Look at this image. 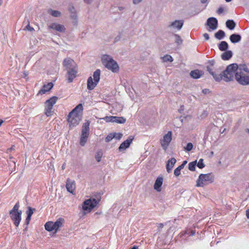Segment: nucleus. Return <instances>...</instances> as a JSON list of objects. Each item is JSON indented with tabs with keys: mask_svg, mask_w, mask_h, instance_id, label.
Segmentation results:
<instances>
[{
	"mask_svg": "<svg viewBox=\"0 0 249 249\" xmlns=\"http://www.w3.org/2000/svg\"><path fill=\"white\" fill-rule=\"evenodd\" d=\"M183 25V21L182 20H175L171 22L168 25V28L171 29L180 30Z\"/></svg>",
	"mask_w": 249,
	"mask_h": 249,
	"instance_id": "f8f14e48",
	"label": "nucleus"
},
{
	"mask_svg": "<svg viewBox=\"0 0 249 249\" xmlns=\"http://www.w3.org/2000/svg\"><path fill=\"white\" fill-rule=\"evenodd\" d=\"M64 219L62 218H59L55 222L49 221L45 224V229L49 231H55V232L61 227L64 223Z\"/></svg>",
	"mask_w": 249,
	"mask_h": 249,
	"instance_id": "423d86ee",
	"label": "nucleus"
},
{
	"mask_svg": "<svg viewBox=\"0 0 249 249\" xmlns=\"http://www.w3.org/2000/svg\"><path fill=\"white\" fill-rule=\"evenodd\" d=\"M19 203L17 202L10 211V217L16 227L18 226L21 219L22 211L19 210Z\"/></svg>",
	"mask_w": 249,
	"mask_h": 249,
	"instance_id": "20e7f679",
	"label": "nucleus"
},
{
	"mask_svg": "<svg viewBox=\"0 0 249 249\" xmlns=\"http://www.w3.org/2000/svg\"><path fill=\"white\" fill-rule=\"evenodd\" d=\"M210 90L207 89H205L202 90V92L205 94L209 93H210Z\"/></svg>",
	"mask_w": 249,
	"mask_h": 249,
	"instance_id": "864d4df0",
	"label": "nucleus"
},
{
	"mask_svg": "<svg viewBox=\"0 0 249 249\" xmlns=\"http://www.w3.org/2000/svg\"><path fill=\"white\" fill-rule=\"evenodd\" d=\"M244 72L249 73V69L245 64H240L238 65V69L236 72L244 73Z\"/></svg>",
	"mask_w": 249,
	"mask_h": 249,
	"instance_id": "b1692460",
	"label": "nucleus"
},
{
	"mask_svg": "<svg viewBox=\"0 0 249 249\" xmlns=\"http://www.w3.org/2000/svg\"><path fill=\"white\" fill-rule=\"evenodd\" d=\"M203 36L205 38V39L207 40L209 39V35L207 33H205L203 34Z\"/></svg>",
	"mask_w": 249,
	"mask_h": 249,
	"instance_id": "5fc2aeb1",
	"label": "nucleus"
},
{
	"mask_svg": "<svg viewBox=\"0 0 249 249\" xmlns=\"http://www.w3.org/2000/svg\"><path fill=\"white\" fill-rule=\"evenodd\" d=\"M102 152L101 151H99L97 153V155H96L95 158L98 162L100 161L102 157Z\"/></svg>",
	"mask_w": 249,
	"mask_h": 249,
	"instance_id": "a18cd8bd",
	"label": "nucleus"
},
{
	"mask_svg": "<svg viewBox=\"0 0 249 249\" xmlns=\"http://www.w3.org/2000/svg\"><path fill=\"white\" fill-rule=\"evenodd\" d=\"M66 189L68 192L72 194L73 195L75 194V188H66Z\"/></svg>",
	"mask_w": 249,
	"mask_h": 249,
	"instance_id": "09e8293b",
	"label": "nucleus"
},
{
	"mask_svg": "<svg viewBox=\"0 0 249 249\" xmlns=\"http://www.w3.org/2000/svg\"><path fill=\"white\" fill-rule=\"evenodd\" d=\"M208 0H201V2L202 3H206L207 2Z\"/></svg>",
	"mask_w": 249,
	"mask_h": 249,
	"instance_id": "69168bd1",
	"label": "nucleus"
},
{
	"mask_svg": "<svg viewBox=\"0 0 249 249\" xmlns=\"http://www.w3.org/2000/svg\"><path fill=\"white\" fill-rule=\"evenodd\" d=\"M57 100V97L53 96L46 101L45 114L47 116L49 117L51 116L53 107L56 103Z\"/></svg>",
	"mask_w": 249,
	"mask_h": 249,
	"instance_id": "0eeeda50",
	"label": "nucleus"
},
{
	"mask_svg": "<svg viewBox=\"0 0 249 249\" xmlns=\"http://www.w3.org/2000/svg\"><path fill=\"white\" fill-rule=\"evenodd\" d=\"M193 148V145L192 143L189 142L187 144L186 146L184 147L185 150L187 151H190Z\"/></svg>",
	"mask_w": 249,
	"mask_h": 249,
	"instance_id": "79ce46f5",
	"label": "nucleus"
},
{
	"mask_svg": "<svg viewBox=\"0 0 249 249\" xmlns=\"http://www.w3.org/2000/svg\"><path fill=\"white\" fill-rule=\"evenodd\" d=\"M48 28L61 33L64 32L66 29L63 25L57 23H50L48 25Z\"/></svg>",
	"mask_w": 249,
	"mask_h": 249,
	"instance_id": "4468645a",
	"label": "nucleus"
},
{
	"mask_svg": "<svg viewBox=\"0 0 249 249\" xmlns=\"http://www.w3.org/2000/svg\"><path fill=\"white\" fill-rule=\"evenodd\" d=\"M163 181L162 177L159 176L156 179L153 187H161Z\"/></svg>",
	"mask_w": 249,
	"mask_h": 249,
	"instance_id": "473e14b6",
	"label": "nucleus"
},
{
	"mask_svg": "<svg viewBox=\"0 0 249 249\" xmlns=\"http://www.w3.org/2000/svg\"><path fill=\"white\" fill-rule=\"evenodd\" d=\"M48 13L52 15L54 17H59L61 14L60 12L57 10H53L51 9H49L47 11Z\"/></svg>",
	"mask_w": 249,
	"mask_h": 249,
	"instance_id": "7c9ffc66",
	"label": "nucleus"
},
{
	"mask_svg": "<svg viewBox=\"0 0 249 249\" xmlns=\"http://www.w3.org/2000/svg\"><path fill=\"white\" fill-rule=\"evenodd\" d=\"M84 1L87 3H90L92 2V0H84Z\"/></svg>",
	"mask_w": 249,
	"mask_h": 249,
	"instance_id": "052dcab7",
	"label": "nucleus"
},
{
	"mask_svg": "<svg viewBox=\"0 0 249 249\" xmlns=\"http://www.w3.org/2000/svg\"><path fill=\"white\" fill-rule=\"evenodd\" d=\"M207 25L212 30H215L217 28L218 21L215 18H209L207 21Z\"/></svg>",
	"mask_w": 249,
	"mask_h": 249,
	"instance_id": "2eb2a0df",
	"label": "nucleus"
},
{
	"mask_svg": "<svg viewBox=\"0 0 249 249\" xmlns=\"http://www.w3.org/2000/svg\"><path fill=\"white\" fill-rule=\"evenodd\" d=\"M114 122L118 124H124L126 122V119L123 117L114 116Z\"/></svg>",
	"mask_w": 249,
	"mask_h": 249,
	"instance_id": "72a5a7b5",
	"label": "nucleus"
},
{
	"mask_svg": "<svg viewBox=\"0 0 249 249\" xmlns=\"http://www.w3.org/2000/svg\"><path fill=\"white\" fill-rule=\"evenodd\" d=\"M102 214V212H97L94 213V218L96 217V216L101 215Z\"/></svg>",
	"mask_w": 249,
	"mask_h": 249,
	"instance_id": "6e6d98bb",
	"label": "nucleus"
},
{
	"mask_svg": "<svg viewBox=\"0 0 249 249\" xmlns=\"http://www.w3.org/2000/svg\"><path fill=\"white\" fill-rule=\"evenodd\" d=\"M157 192H160L162 188H154Z\"/></svg>",
	"mask_w": 249,
	"mask_h": 249,
	"instance_id": "680f3d73",
	"label": "nucleus"
},
{
	"mask_svg": "<svg viewBox=\"0 0 249 249\" xmlns=\"http://www.w3.org/2000/svg\"><path fill=\"white\" fill-rule=\"evenodd\" d=\"M83 109V106L81 104L78 105L71 112V115H82V111Z\"/></svg>",
	"mask_w": 249,
	"mask_h": 249,
	"instance_id": "a211bd4d",
	"label": "nucleus"
},
{
	"mask_svg": "<svg viewBox=\"0 0 249 249\" xmlns=\"http://www.w3.org/2000/svg\"><path fill=\"white\" fill-rule=\"evenodd\" d=\"M228 47V44L225 41H221L218 45V48L221 51H226Z\"/></svg>",
	"mask_w": 249,
	"mask_h": 249,
	"instance_id": "c85d7f7f",
	"label": "nucleus"
},
{
	"mask_svg": "<svg viewBox=\"0 0 249 249\" xmlns=\"http://www.w3.org/2000/svg\"><path fill=\"white\" fill-rule=\"evenodd\" d=\"M196 165L200 169L204 168L205 167V164L203 163V160L202 159H199L198 163H196Z\"/></svg>",
	"mask_w": 249,
	"mask_h": 249,
	"instance_id": "a19ab883",
	"label": "nucleus"
},
{
	"mask_svg": "<svg viewBox=\"0 0 249 249\" xmlns=\"http://www.w3.org/2000/svg\"><path fill=\"white\" fill-rule=\"evenodd\" d=\"M174 36L175 37V43L178 45L181 44L182 42V40L181 39L180 36L178 34H175Z\"/></svg>",
	"mask_w": 249,
	"mask_h": 249,
	"instance_id": "e433bc0d",
	"label": "nucleus"
},
{
	"mask_svg": "<svg viewBox=\"0 0 249 249\" xmlns=\"http://www.w3.org/2000/svg\"><path fill=\"white\" fill-rule=\"evenodd\" d=\"M183 168L182 166L179 165L177 168H176L174 170V175L175 176L178 177L180 174V171Z\"/></svg>",
	"mask_w": 249,
	"mask_h": 249,
	"instance_id": "ea45409f",
	"label": "nucleus"
},
{
	"mask_svg": "<svg viewBox=\"0 0 249 249\" xmlns=\"http://www.w3.org/2000/svg\"><path fill=\"white\" fill-rule=\"evenodd\" d=\"M162 61L163 62H172L173 59L172 56L170 55H166L162 57Z\"/></svg>",
	"mask_w": 249,
	"mask_h": 249,
	"instance_id": "4c0bfd02",
	"label": "nucleus"
},
{
	"mask_svg": "<svg viewBox=\"0 0 249 249\" xmlns=\"http://www.w3.org/2000/svg\"><path fill=\"white\" fill-rule=\"evenodd\" d=\"M104 119L106 122H114V116H106L104 118Z\"/></svg>",
	"mask_w": 249,
	"mask_h": 249,
	"instance_id": "37998d69",
	"label": "nucleus"
},
{
	"mask_svg": "<svg viewBox=\"0 0 249 249\" xmlns=\"http://www.w3.org/2000/svg\"><path fill=\"white\" fill-rule=\"evenodd\" d=\"M103 195V192L102 191L100 192L99 193H96L94 194V209L96 207L97 205L99 204V202L101 201V196ZM95 210H94V211Z\"/></svg>",
	"mask_w": 249,
	"mask_h": 249,
	"instance_id": "393cba45",
	"label": "nucleus"
},
{
	"mask_svg": "<svg viewBox=\"0 0 249 249\" xmlns=\"http://www.w3.org/2000/svg\"><path fill=\"white\" fill-rule=\"evenodd\" d=\"M134 139V137L130 136L128 139L123 142L119 147L118 150L120 152L124 151L126 148H128Z\"/></svg>",
	"mask_w": 249,
	"mask_h": 249,
	"instance_id": "ddd939ff",
	"label": "nucleus"
},
{
	"mask_svg": "<svg viewBox=\"0 0 249 249\" xmlns=\"http://www.w3.org/2000/svg\"><path fill=\"white\" fill-rule=\"evenodd\" d=\"M82 119V115H76L69 113L68 116V123L69 126L71 128L76 126L79 124Z\"/></svg>",
	"mask_w": 249,
	"mask_h": 249,
	"instance_id": "6e6552de",
	"label": "nucleus"
},
{
	"mask_svg": "<svg viewBox=\"0 0 249 249\" xmlns=\"http://www.w3.org/2000/svg\"><path fill=\"white\" fill-rule=\"evenodd\" d=\"M223 11H224L222 7H220L217 10V13L218 14H220L223 12Z\"/></svg>",
	"mask_w": 249,
	"mask_h": 249,
	"instance_id": "603ef678",
	"label": "nucleus"
},
{
	"mask_svg": "<svg viewBox=\"0 0 249 249\" xmlns=\"http://www.w3.org/2000/svg\"><path fill=\"white\" fill-rule=\"evenodd\" d=\"M187 163V161L184 160L183 161L182 163L180 165V166H182V167L183 168L184 166Z\"/></svg>",
	"mask_w": 249,
	"mask_h": 249,
	"instance_id": "4d7b16f0",
	"label": "nucleus"
},
{
	"mask_svg": "<svg viewBox=\"0 0 249 249\" xmlns=\"http://www.w3.org/2000/svg\"><path fill=\"white\" fill-rule=\"evenodd\" d=\"M68 10L71 13V18L75 20V22H76L77 15L74 6L71 4H70L68 7ZM75 23L76 22H75Z\"/></svg>",
	"mask_w": 249,
	"mask_h": 249,
	"instance_id": "6ab92c4d",
	"label": "nucleus"
},
{
	"mask_svg": "<svg viewBox=\"0 0 249 249\" xmlns=\"http://www.w3.org/2000/svg\"><path fill=\"white\" fill-rule=\"evenodd\" d=\"M138 247L137 246H133L131 249H138Z\"/></svg>",
	"mask_w": 249,
	"mask_h": 249,
	"instance_id": "338daca9",
	"label": "nucleus"
},
{
	"mask_svg": "<svg viewBox=\"0 0 249 249\" xmlns=\"http://www.w3.org/2000/svg\"><path fill=\"white\" fill-rule=\"evenodd\" d=\"M133 3L135 5H137L140 3H141L143 0H132Z\"/></svg>",
	"mask_w": 249,
	"mask_h": 249,
	"instance_id": "3c124183",
	"label": "nucleus"
},
{
	"mask_svg": "<svg viewBox=\"0 0 249 249\" xmlns=\"http://www.w3.org/2000/svg\"><path fill=\"white\" fill-rule=\"evenodd\" d=\"M172 133L171 131H169L167 134L164 135L163 138L160 140L161 146L163 149L166 150L172 140Z\"/></svg>",
	"mask_w": 249,
	"mask_h": 249,
	"instance_id": "9d476101",
	"label": "nucleus"
},
{
	"mask_svg": "<svg viewBox=\"0 0 249 249\" xmlns=\"http://www.w3.org/2000/svg\"><path fill=\"white\" fill-rule=\"evenodd\" d=\"M235 79L240 85L246 86L249 85V75L245 73L236 72Z\"/></svg>",
	"mask_w": 249,
	"mask_h": 249,
	"instance_id": "1a4fd4ad",
	"label": "nucleus"
},
{
	"mask_svg": "<svg viewBox=\"0 0 249 249\" xmlns=\"http://www.w3.org/2000/svg\"><path fill=\"white\" fill-rule=\"evenodd\" d=\"M209 64V66H207V67L208 66H210L211 69L212 70V71H213V69L212 68V67L213 66H214V63H215V62L213 60H209V62H208Z\"/></svg>",
	"mask_w": 249,
	"mask_h": 249,
	"instance_id": "8fccbe9b",
	"label": "nucleus"
},
{
	"mask_svg": "<svg viewBox=\"0 0 249 249\" xmlns=\"http://www.w3.org/2000/svg\"><path fill=\"white\" fill-rule=\"evenodd\" d=\"M35 209H32L31 207H28V210L26 212L27 216L26 218V223L27 225H28L31 218V216L34 213V211H35Z\"/></svg>",
	"mask_w": 249,
	"mask_h": 249,
	"instance_id": "4be33fe9",
	"label": "nucleus"
},
{
	"mask_svg": "<svg viewBox=\"0 0 249 249\" xmlns=\"http://www.w3.org/2000/svg\"><path fill=\"white\" fill-rule=\"evenodd\" d=\"M191 76L195 79L199 78L202 75L201 71L198 70L192 71L190 73Z\"/></svg>",
	"mask_w": 249,
	"mask_h": 249,
	"instance_id": "5701e85b",
	"label": "nucleus"
},
{
	"mask_svg": "<svg viewBox=\"0 0 249 249\" xmlns=\"http://www.w3.org/2000/svg\"><path fill=\"white\" fill-rule=\"evenodd\" d=\"M214 36L217 39L221 40L225 36V33L223 30H220L215 34Z\"/></svg>",
	"mask_w": 249,
	"mask_h": 249,
	"instance_id": "2f4dec72",
	"label": "nucleus"
},
{
	"mask_svg": "<svg viewBox=\"0 0 249 249\" xmlns=\"http://www.w3.org/2000/svg\"><path fill=\"white\" fill-rule=\"evenodd\" d=\"M164 225H163V224L162 223H160L159 224V228H162L163 227Z\"/></svg>",
	"mask_w": 249,
	"mask_h": 249,
	"instance_id": "e2e57ef3",
	"label": "nucleus"
},
{
	"mask_svg": "<svg viewBox=\"0 0 249 249\" xmlns=\"http://www.w3.org/2000/svg\"><path fill=\"white\" fill-rule=\"evenodd\" d=\"M53 87L52 83H49L46 85H44L41 89L39 91V93L44 94L46 92L49 91Z\"/></svg>",
	"mask_w": 249,
	"mask_h": 249,
	"instance_id": "aec40b11",
	"label": "nucleus"
},
{
	"mask_svg": "<svg viewBox=\"0 0 249 249\" xmlns=\"http://www.w3.org/2000/svg\"><path fill=\"white\" fill-rule=\"evenodd\" d=\"M100 79V70H96L94 71V87L97 85Z\"/></svg>",
	"mask_w": 249,
	"mask_h": 249,
	"instance_id": "cd10ccee",
	"label": "nucleus"
},
{
	"mask_svg": "<svg viewBox=\"0 0 249 249\" xmlns=\"http://www.w3.org/2000/svg\"><path fill=\"white\" fill-rule=\"evenodd\" d=\"M93 208V202L91 199H88L84 201L82 205V210L84 214L89 213Z\"/></svg>",
	"mask_w": 249,
	"mask_h": 249,
	"instance_id": "9b49d317",
	"label": "nucleus"
},
{
	"mask_svg": "<svg viewBox=\"0 0 249 249\" xmlns=\"http://www.w3.org/2000/svg\"><path fill=\"white\" fill-rule=\"evenodd\" d=\"M89 124L90 123L89 121H87L85 123L83 124L82 128L81 134H89Z\"/></svg>",
	"mask_w": 249,
	"mask_h": 249,
	"instance_id": "412c9836",
	"label": "nucleus"
},
{
	"mask_svg": "<svg viewBox=\"0 0 249 249\" xmlns=\"http://www.w3.org/2000/svg\"><path fill=\"white\" fill-rule=\"evenodd\" d=\"M113 134L114 135V138L117 140H120L123 136V134L120 133H114Z\"/></svg>",
	"mask_w": 249,
	"mask_h": 249,
	"instance_id": "49530a36",
	"label": "nucleus"
},
{
	"mask_svg": "<svg viewBox=\"0 0 249 249\" xmlns=\"http://www.w3.org/2000/svg\"><path fill=\"white\" fill-rule=\"evenodd\" d=\"M230 40L232 43H236L241 40V36L237 34H233L230 36Z\"/></svg>",
	"mask_w": 249,
	"mask_h": 249,
	"instance_id": "f3484780",
	"label": "nucleus"
},
{
	"mask_svg": "<svg viewBox=\"0 0 249 249\" xmlns=\"http://www.w3.org/2000/svg\"><path fill=\"white\" fill-rule=\"evenodd\" d=\"M27 22H28V25L26 26L25 28L24 29V30H29L30 31H33L34 30V29L33 28V27H31L30 26V23H29V21L28 20L27 21Z\"/></svg>",
	"mask_w": 249,
	"mask_h": 249,
	"instance_id": "de8ad7c7",
	"label": "nucleus"
},
{
	"mask_svg": "<svg viewBox=\"0 0 249 249\" xmlns=\"http://www.w3.org/2000/svg\"><path fill=\"white\" fill-rule=\"evenodd\" d=\"M196 160L191 162L188 164V169L192 171H194L196 169Z\"/></svg>",
	"mask_w": 249,
	"mask_h": 249,
	"instance_id": "c9c22d12",
	"label": "nucleus"
},
{
	"mask_svg": "<svg viewBox=\"0 0 249 249\" xmlns=\"http://www.w3.org/2000/svg\"><path fill=\"white\" fill-rule=\"evenodd\" d=\"M63 65L67 71L68 82H71L76 77L78 72L77 66L76 63L71 58H65L63 62Z\"/></svg>",
	"mask_w": 249,
	"mask_h": 249,
	"instance_id": "f03ea898",
	"label": "nucleus"
},
{
	"mask_svg": "<svg viewBox=\"0 0 249 249\" xmlns=\"http://www.w3.org/2000/svg\"><path fill=\"white\" fill-rule=\"evenodd\" d=\"M87 89L89 90L93 89V80L91 76H89L87 81Z\"/></svg>",
	"mask_w": 249,
	"mask_h": 249,
	"instance_id": "f704fd0d",
	"label": "nucleus"
},
{
	"mask_svg": "<svg viewBox=\"0 0 249 249\" xmlns=\"http://www.w3.org/2000/svg\"><path fill=\"white\" fill-rule=\"evenodd\" d=\"M214 181L213 176L212 174H200L197 181L196 186L208 185Z\"/></svg>",
	"mask_w": 249,
	"mask_h": 249,
	"instance_id": "39448f33",
	"label": "nucleus"
},
{
	"mask_svg": "<svg viewBox=\"0 0 249 249\" xmlns=\"http://www.w3.org/2000/svg\"><path fill=\"white\" fill-rule=\"evenodd\" d=\"M89 134H81L80 135V144L81 146H84L86 144L88 137H89Z\"/></svg>",
	"mask_w": 249,
	"mask_h": 249,
	"instance_id": "bb28decb",
	"label": "nucleus"
},
{
	"mask_svg": "<svg viewBox=\"0 0 249 249\" xmlns=\"http://www.w3.org/2000/svg\"><path fill=\"white\" fill-rule=\"evenodd\" d=\"M226 27L230 30H233L234 29L236 24L233 20H228L226 22Z\"/></svg>",
	"mask_w": 249,
	"mask_h": 249,
	"instance_id": "c756f323",
	"label": "nucleus"
},
{
	"mask_svg": "<svg viewBox=\"0 0 249 249\" xmlns=\"http://www.w3.org/2000/svg\"><path fill=\"white\" fill-rule=\"evenodd\" d=\"M2 123H3V121L0 119V126L1 125V124H2Z\"/></svg>",
	"mask_w": 249,
	"mask_h": 249,
	"instance_id": "774afa93",
	"label": "nucleus"
},
{
	"mask_svg": "<svg viewBox=\"0 0 249 249\" xmlns=\"http://www.w3.org/2000/svg\"><path fill=\"white\" fill-rule=\"evenodd\" d=\"M237 69H238V65L233 63L228 66L225 71L218 74L216 72L213 71L210 66H208L207 68L208 71L213 76L216 81L219 82L223 80L227 82L233 81L234 78L235 79Z\"/></svg>",
	"mask_w": 249,
	"mask_h": 249,
	"instance_id": "f257e3e1",
	"label": "nucleus"
},
{
	"mask_svg": "<svg viewBox=\"0 0 249 249\" xmlns=\"http://www.w3.org/2000/svg\"><path fill=\"white\" fill-rule=\"evenodd\" d=\"M176 162L177 160L175 158H171L168 160L166 165V168L168 173H170L172 171V169Z\"/></svg>",
	"mask_w": 249,
	"mask_h": 249,
	"instance_id": "dca6fc26",
	"label": "nucleus"
},
{
	"mask_svg": "<svg viewBox=\"0 0 249 249\" xmlns=\"http://www.w3.org/2000/svg\"><path fill=\"white\" fill-rule=\"evenodd\" d=\"M196 233V232L195 231H192L190 232V236H194Z\"/></svg>",
	"mask_w": 249,
	"mask_h": 249,
	"instance_id": "bf43d9fd",
	"label": "nucleus"
},
{
	"mask_svg": "<svg viewBox=\"0 0 249 249\" xmlns=\"http://www.w3.org/2000/svg\"><path fill=\"white\" fill-rule=\"evenodd\" d=\"M75 183L74 180H71L70 178L67 179L66 187H72V186H75Z\"/></svg>",
	"mask_w": 249,
	"mask_h": 249,
	"instance_id": "58836bf2",
	"label": "nucleus"
},
{
	"mask_svg": "<svg viewBox=\"0 0 249 249\" xmlns=\"http://www.w3.org/2000/svg\"><path fill=\"white\" fill-rule=\"evenodd\" d=\"M246 216L247 218L249 219V209L246 210Z\"/></svg>",
	"mask_w": 249,
	"mask_h": 249,
	"instance_id": "13d9d810",
	"label": "nucleus"
},
{
	"mask_svg": "<svg viewBox=\"0 0 249 249\" xmlns=\"http://www.w3.org/2000/svg\"><path fill=\"white\" fill-rule=\"evenodd\" d=\"M114 135L113 133H110L106 138V141L107 142H109L110 141H111L113 139V138H114Z\"/></svg>",
	"mask_w": 249,
	"mask_h": 249,
	"instance_id": "c03bdc74",
	"label": "nucleus"
},
{
	"mask_svg": "<svg viewBox=\"0 0 249 249\" xmlns=\"http://www.w3.org/2000/svg\"><path fill=\"white\" fill-rule=\"evenodd\" d=\"M232 56V53L231 51H227L221 55V58L224 60H229Z\"/></svg>",
	"mask_w": 249,
	"mask_h": 249,
	"instance_id": "a878e982",
	"label": "nucleus"
},
{
	"mask_svg": "<svg viewBox=\"0 0 249 249\" xmlns=\"http://www.w3.org/2000/svg\"><path fill=\"white\" fill-rule=\"evenodd\" d=\"M102 61L103 65L108 70L115 72L119 70V67L117 62L108 55H103L102 57Z\"/></svg>",
	"mask_w": 249,
	"mask_h": 249,
	"instance_id": "7ed1b4c3",
	"label": "nucleus"
},
{
	"mask_svg": "<svg viewBox=\"0 0 249 249\" xmlns=\"http://www.w3.org/2000/svg\"><path fill=\"white\" fill-rule=\"evenodd\" d=\"M118 9L120 11H122V10H123L124 9V7H123V6H120L118 7Z\"/></svg>",
	"mask_w": 249,
	"mask_h": 249,
	"instance_id": "0e129e2a",
	"label": "nucleus"
}]
</instances>
